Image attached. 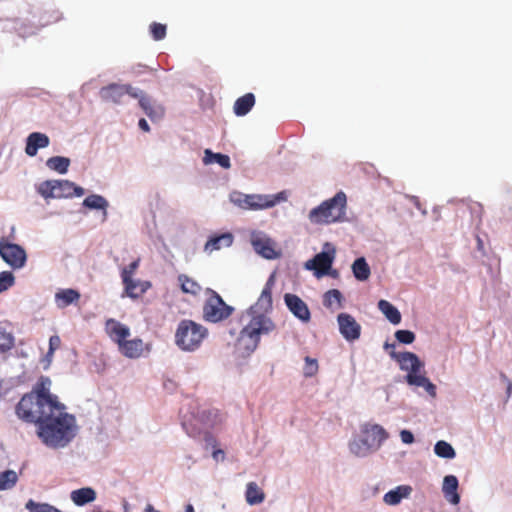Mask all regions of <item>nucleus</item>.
Instances as JSON below:
<instances>
[{"label":"nucleus","instance_id":"20e7f679","mask_svg":"<svg viewBox=\"0 0 512 512\" xmlns=\"http://www.w3.org/2000/svg\"><path fill=\"white\" fill-rule=\"evenodd\" d=\"M388 438L386 430L378 424H365L359 435L349 442L350 452L357 457H366L376 452Z\"/></svg>","mask_w":512,"mask_h":512},{"label":"nucleus","instance_id":"8fccbe9b","mask_svg":"<svg viewBox=\"0 0 512 512\" xmlns=\"http://www.w3.org/2000/svg\"><path fill=\"white\" fill-rule=\"evenodd\" d=\"M212 416H216L215 411L203 409L198 412V417L206 426L214 425V420L211 419Z\"/></svg>","mask_w":512,"mask_h":512},{"label":"nucleus","instance_id":"a19ab883","mask_svg":"<svg viewBox=\"0 0 512 512\" xmlns=\"http://www.w3.org/2000/svg\"><path fill=\"white\" fill-rule=\"evenodd\" d=\"M37 192L45 199L55 198V180L41 182L37 186Z\"/></svg>","mask_w":512,"mask_h":512},{"label":"nucleus","instance_id":"13d9d810","mask_svg":"<svg viewBox=\"0 0 512 512\" xmlns=\"http://www.w3.org/2000/svg\"><path fill=\"white\" fill-rule=\"evenodd\" d=\"M409 198H410V200L413 202V204L416 206V208H417L418 210H421V204H420V202H419L418 197H416V196H410Z\"/></svg>","mask_w":512,"mask_h":512},{"label":"nucleus","instance_id":"0eeeda50","mask_svg":"<svg viewBox=\"0 0 512 512\" xmlns=\"http://www.w3.org/2000/svg\"><path fill=\"white\" fill-rule=\"evenodd\" d=\"M209 298L203 306V317L206 321L216 323L228 318L234 308L227 305L222 297L215 291L209 289Z\"/></svg>","mask_w":512,"mask_h":512},{"label":"nucleus","instance_id":"2f4dec72","mask_svg":"<svg viewBox=\"0 0 512 512\" xmlns=\"http://www.w3.org/2000/svg\"><path fill=\"white\" fill-rule=\"evenodd\" d=\"M46 166L59 174H66L70 166V159L64 156H53L47 159Z\"/></svg>","mask_w":512,"mask_h":512},{"label":"nucleus","instance_id":"864d4df0","mask_svg":"<svg viewBox=\"0 0 512 512\" xmlns=\"http://www.w3.org/2000/svg\"><path fill=\"white\" fill-rule=\"evenodd\" d=\"M61 339L58 335H52L49 339V354H54V351L59 348Z\"/></svg>","mask_w":512,"mask_h":512},{"label":"nucleus","instance_id":"473e14b6","mask_svg":"<svg viewBox=\"0 0 512 512\" xmlns=\"http://www.w3.org/2000/svg\"><path fill=\"white\" fill-rule=\"evenodd\" d=\"M51 380L48 377H41L36 387L30 394H39L54 402H59L57 396L50 393Z\"/></svg>","mask_w":512,"mask_h":512},{"label":"nucleus","instance_id":"ddd939ff","mask_svg":"<svg viewBox=\"0 0 512 512\" xmlns=\"http://www.w3.org/2000/svg\"><path fill=\"white\" fill-rule=\"evenodd\" d=\"M251 244L255 252L266 259H275L278 257L272 240L262 232H253L251 235Z\"/></svg>","mask_w":512,"mask_h":512},{"label":"nucleus","instance_id":"680f3d73","mask_svg":"<svg viewBox=\"0 0 512 512\" xmlns=\"http://www.w3.org/2000/svg\"><path fill=\"white\" fill-rule=\"evenodd\" d=\"M185 512H195L193 505L192 504H187L185 506Z\"/></svg>","mask_w":512,"mask_h":512},{"label":"nucleus","instance_id":"1a4fd4ad","mask_svg":"<svg viewBox=\"0 0 512 512\" xmlns=\"http://www.w3.org/2000/svg\"><path fill=\"white\" fill-rule=\"evenodd\" d=\"M0 256L13 269L25 266L27 255L23 247L18 244L0 241Z\"/></svg>","mask_w":512,"mask_h":512},{"label":"nucleus","instance_id":"6ab92c4d","mask_svg":"<svg viewBox=\"0 0 512 512\" xmlns=\"http://www.w3.org/2000/svg\"><path fill=\"white\" fill-rule=\"evenodd\" d=\"M233 241L234 236L230 232L212 235L204 245V252L211 254L212 252L218 251L222 248L230 247L233 244Z\"/></svg>","mask_w":512,"mask_h":512},{"label":"nucleus","instance_id":"e433bc0d","mask_svg":"<svg viewBox=\"0 0 512 512\" xmlns=\"http://www.w3.org/2000/svg\"><path fill=\"white\" fill-rule=\"evenodd\" d=\"M125 286L126 294L131 298H137L142 293L145 292V288L140 287V281L135 280L133 278L126 279V282H123Z\"/></svg>","mask_w":512,"mask_h":512},{"label":"nucleus","instance_id":"79ce46f5","mask_svg":"<svg viewBox=\"0 0 512 512\" xmlns=\"http://www.w3.org/2000/svg\"><path fill=\"white\" fill-rule=\"evenodd\" d=\"M343 299L342 293L337 289H331L324 294L323 304L327 308H333V302H337L338 307H341Z\"/></svg>","mask_w":512,"mask_h":512},{"label":"nucleus","instance_id":"f8f14e48","mask_svg":"<svg viewBox=\"0 0 512 512\" xmlns=\"http://www.w3.org/2000/svg\"><path fill=\"white\" fill-rule=\"evenodd\" d=\"M337 322L339 332L346 341L353 342L360 338L361 325L352 315L348 313H340L337 316Z\"/></svg>","mask_w":512,"mask_h":512},{"label":"nucleus","instance_id":"423d86ee","mask_svg":"<svg viewBox=\"0 0 512 512\" xmlns=\"http://www.w3.org/2000/svg\"><path fill=\"white\" fill-rule=\"evenodd\" d=\"M208 336V330L192 320H181L175 332V344L184 352H195Z\"/></svg>","mask_w":512,"mask_h":512},{"label":"nucleus","instance_id":"bb28decb","mask_svg":"<svg viewBox=\"0 0 512 512\" xmlns=\"http://www.w3.org/2000/svg\"><path fill=\"white\" fill-rule=\"evenodd\" d=\"M255 104V96L253 93H247L242 97H239L234 103V113L237 116H245L249 113Z\"/></svg>","mask_w":512,"mask_h":512},{"label":"nucleus","instance_id":"bf43d9fd","mask_svg":"<svg viewBox=\"0 0 512 512\" xmlns=\"http://www.w3.org/2000/svg\"><path fill=\"white\" fill-rule=\"evenodd\" d=\"M394 348H395V344L394 343L385 342V344H384V349L385 350L391 349L390 352H392V351H394Z\"/></svg>","mask_w":512,"mask_h":512},{"label":"nucleus","instance_id":"cd10ccee","mask_svg":"<svg viewBox=\"0 0 512 512\" xmlns=\"http://www.w3.org/2000/svg\"><path fill=\"white\" fill-rule=\"evenodd\" d=\"M351 269L354 277L358 281H366L371 274L370 267L364 257L357 258L353 262Z\"/></svg>","mask_w":512,"mask_h":512},{"label":"nucleus","instance_id":"69168bd1","mask_svg":"<svg viewBox=\"0 0 512 512\" xmlns=\"http://www.w3.org/2000/svg\"><path fill=\"white\" fill-rule=\"evenodd\" d=\"M123 507L125 512H129V504L127 502L124 503Z\"/></svg>","mask_w":512,"mask_h":512},{"label":"nucleus","instance_id":"c03bdc74","mask_svg":"<svg viewBox=\"0 0 512 512\" xmlns=\"http://www.w3.org/2000/svg\"><path fill=\"white\" fill-rule=\"evenodd\" d=\"M318 371V362L314 358L309 356L305 357V366L303 368V374L305 377H312Z\"/></svg>","mask_w":512,"mask_h":512},{"label":"nucleus","instance_id":"de8ad7c7","mask_svg":"<svg viewBox=\"0 0 512 512\" xmlns=\"http://www.w3.org/2000/svg\"><path fill=\"white\" fill-rule=\"evenodd\" d=\"M146 115L152 120H158L161 119L164 115V108L157 104L156 102L153 104L152 108L146 112Z\"/></svg>","mask_w":512,"mask_h":512},{"label":"nucleus","instance_id":"f3484780","mask_svg":"<svg viewBox=\"0 0 512 512\" xmlns=\"http://www.w3.org/2000/svg\"><path fill=\"white\" fill-rule=\"evenodd\" d=\"M50 145L49 137L41 132H32L26 138L25 153L29 157L37 155L39 149L47 148Z\"/></svg>","mask_w":512,"mask_h":512},{"label":"nucleus","instance_id":"603ef678","mask_svg":"<svg viewBox=\"0 0 512 512\" xmlns=\"http://www.w3.org/2000/svg\"><path fill=\"white\" fill-rule=\"evenodd\" d=\"M265 198L268 200V202L272 203L271 207H273L277 203L285 201L287 199V196H286V193L284 191H282L275 195H265Z\"/></svg>","mask_w":512,"mask_h":512},{"label":"nucleus","instance_id":"3c124183","mask_svg":"<svg viewBox=\"0 0 512 512\" xmlns=\"http://www.w3.org/2000/svg\"><path fill=\"white\" fill-rule=\"evenodd\" d=\"M314 276L317 279H321L324 276H330L332 278H338L339 277V272L336 269H333L332 267H330V268H326L325 270H316V272H314Z\"/></svg>","mask_w":512,"mask_h":512},{"label":"nucleus","instance_id":"4468645a","mask_svg":"<svg viewBox=\"0 0 512 512\" xmlns=\"http://www.w3.org/2000/svg\"><path fill=\"white\" fill-rule=\"evenodd\" d=\"M284 302L289 311L301 322L307 323L310 321V310L307 304L299 296L286 293L284 295Z\"/></svg>","mask_w":512,"mask_h":512},{"label":"nucleus","instance_id":"49530a36","mask_svg":"<svg viewBox=\"0 0 512 512\" xmlns=\"http://www.w3.org/2000/svg\"><path fill=\"white\" fill-rule=\"evenodd\" d=\"M395 338L402 344H411L415 340V334L410 330H397Z\"/></svg>","mask_w":512,"mask_h":512},{"label":"nucleus","instance_id":"f704fd0d","mask_svg":"<svg viewBox=\"0 0 512 512\" xmlns=\"http://www.w3.org/2000/svg\"><path fill=\"white\" fill-rule=\"evenodd\" d=\"M178 281L184 293L197 295L201 290V286L195 280L184 274L178 276Z\"/></svg>","mask_w":512,"mask_h":512},{"label":"nucleus","instance_id":"9d476101","mask_svg":"<svg viewBox=\"0 0 512 512\" xmlns=\"http://www.w3.org/2000/svg\"><path fill=\"white\" fill-rule=\"evenodd\" d=\"M336 256V248L330 242L323 244L321 252L304 263V268L309 271L325 270L333 265Z\"/></svg>","mask_w":512,"mask_h":512},{"label":"nucleus","instance_id":"4d7b16f0","mask_svg":"<svg viewBox=\"0 0 512 512\" xmlns=\"http://www.w3.org/2000/svg\"><path fill=\"white\" fill-rule=\"evenodd\" d=\"M138 126L141 130L145 131V132H149L150 131V126L148 124V122L144 119V118H141L138 122Z\"/></svg>","mask_w":512,"mask_h":512},{"label":"nucleus","instance_id":"6e6d98bb","mask_svg":"<svg viewBox=\"0 0 512 512\" xmlns=\"http://www.w3.org/2000/svg\"><path fill=\"white\" fill-rule=\"evenodd\" d=\"M212 457L215 461H222L224 460V452L221 449L214 450L212 453Z\"/></svg>","mask_w":512,"mask_h":512},{"label":"nucleus","instance_id":"393cba45","mask_svg":"<svg viewBox=\"0 0 512 512\" xmlns=\"http://www.w3.org/2000/svg\"><path fill=\"white\" fill-rule=\"evenodd\" d=\"M96 496V491L91 487H83L70 493V498L76 506H84L91 503L96 499Z\"/></svg>","mask_w":512,"mask_h":512},{"label":"nucleus","instance_id":"7c9ffc66","mask_svg":"<svg viewBox=\"0 0 512 512\" xmlns=\"http://www.w3.org/2000/svg\"><path fill=\"white\" fill-rule=\"evenodd\" d=\"M245 497L249 505H257L264 501L265 495L255 482H249L246 487Z\"/></svg>","mask_w":512,"mask_h":512},{"label":"nucleus","instance_id":"5701e85b","mask_svg":"<svg viewBox=\"0 0 512 512\" xmlns=\"http://www.w3.org/2000/svg\"><path fill=\"white\" fill-rule=\"evenodd\" d=\"M82 205L90 210L102 211V222H105L107 220V209L109 207V202L104 196L99 194H91L83 200Z\"/></svg>","mask_w":512,"mask_h":512},{"label":"nucleus","instance_id":"7ed1b4c3","mask_svg":"<svg viewBox=\"0 0 512 512\" xmlns=\"http://www.w3.org/2000/svg\"><path fill=\"white\" fill-rule=\"evenodd\" d=\"M61 404L39 394H26L17 403L15 414L23 422L35 424L38 428L45 419L57 412Z\"/></svg>","mask_w":512,"mask_h":512},{"label":"nucleus","instance_id":"4be33fe9","mask_svg":"<svg viewBox=\"0 0 512 512\" xmlns=\"http://www.w3.org/2000/svg\"><path fill=\"white\" fill-rule=\"evenodd\" d=\"M412 493V487L409 485H399L394 489H391L383 496L385 504L390 506H396L400 504L403 499L409 498Z\"/></svg>","mask_w":512,"mask_h":512},{"label":"nucleus","instance_id":"ea45409f","mask_svg":"<svg viewBox=\"0 0 512 512\" xmlns=\"http://www.w3.org/2000/svg\"><path fill=\"white\" fill-rule=\"evenodd\" d=\"M132 98L138 99L139 106L142 108V110L146 113L150 108H152L153 104L155 103L152 101V99L147 96L144 91H142L139 88L135 87V90L132 94Z\"/></svg>","mask_w":512,"mask_h":512},{"label":"nucleus","instance_id":"39448f33","mask_svg":"<svg viewBox=\"0 0 512 512\" xmlns=\"http://www.w3.org/2000/svg\"><path fill=\"white\" fill-rule=\"evenodd\" d=\"M346 204V194L339 191L332 198L313 208L308 214V219L316 225L343 222L346 216Z\"/></svg>","mask_w":512,"mask_h":512},{"label":"nucleus","instance_id":"f03ea898","mask_svg":"<svg viewBox=\"0 0 512 512\" xmlns=\"http://www.w3.org/2000/svg\"><path fill=\"white\" fill-rule=\"evenodd\" d=\"M64 404L37 428L36 434L48 448L59 450L69 446L78 434L74 415L67 413Z\"/></svg>","mask_w":512,"mask_h":512},{"label":"nucleus","instance_id":"09e8293b","mask_svg":"<svg viewBox=\"0 0 512 512\" xmlns=\"http://www.w3.org/2000/svg\"><path fill=\"white\" fill-rule=\"evenodd\" d=\"M139 266V261H133L128 266L124 267L121 272V278L123 282H126V279L132 278L136 269Z\"/></svg>","mask_w":512,"mask_h":512},{"label":"nucleus","instance_id":"6e6552de","mask_svg":"<svg viewBox=\"0 0 512 512\" xmlns=\"http://www.w3.org/2000/svg\"><path fill=\"white\" fill-rule=\"evenodd\" d=\"M230 201L242 208L247 210H262L271 208L270 202L262 194H244L242 192L234 191L229 195Z\"/></svg>","mask_w":512,"mask_h":512},{"label":"nucleus","instance_id":"c85d7f7f","mask_svg":"<svg viewBox=\"0 0 512 512\" xmlns=\"http://www.w3.org/2000/svg\"><path fill=\"white\" fill-rule=\"evenodd\" d=\"M378 308L392 324L397 325L401 322L399 310L387 300H380Z\"/></svg>","mask_w":512,"mask_h":512},{"label":"nucleus","instance_id":"338daca9","mask_svg":"<svg viewBox=\"0 0 512 512\" xmlns=\"http://www.w3.org/2000/svg\"><path fill=\"white\" fill-rule=\"evenodd\" d=\"M511 388H512V382L509 381V383H508V391H510Z\"/></svg>","mask_w":512,"mask_h":512},{"label":"nucleus","instance_id":"72a5a7b5","mask_svg":"<svg viewBox=\"0 0 512 512\" xmlns=\"http://www.w3.org/2000/svg\"><path fill=\"white\" fill-rule=\"evenodd\" d=\"M434 452L440 458L453 459L456 456L452 445L444 440H439L434 445Z\"/></svg>","mask_w":512,"mask_h":512},{"label":"nucleus","instance_id":"58836bf2","mask_svg":"<svg viewBox=\"0 0 512 512\" xmlns=\"http://www.w3.org/2000/svg\"><path fill=\"white\" fill-rule=\"evenodd\" d=\"M13 346L14 336L0 325V354L9 351Z\"/></svg>","mask_w":512,"mask_h":512},{"label":"nucleus","instance_id":"c756f323","mask_svg":"<svg viewBox=\"0 0 512 512\" xmlns=\"http://www.w3.org/2000/svg\"><path fill=\"white\" fill-rule=\"evenodd\" d=\"M203 163L205 165L217 163L224 169H228L231 166L229 156L221 153H214L210 149H206L204 151Z\"/></svg>","mask_w":512,"mask_h":512},{"label":"nucleus","instance_id":"774afa93","mask_svg":"<svg viewBox=\"0 0 512 512\" xmlns=\"http://www.w3.org/2000/svg\"><path fill=\"white\" fill-rule=\"evenodd\" d=\"M182 425H183V427H184L185 429H187V428H186V426H187L186 421H183Z\"/></svg>","mask_w":512,"mask_h":512},{"label":"nucleus","instance_id":"0e129e2a","mask_svg":"<svg viewBox=\"0 0 512 512\" xmlns=\"http://www.w3.org/2000/svg\"><path fill=\"white\" fill-rule=\"evenodd\" d=\"M52 356H53V354H49V351H48L47 354H46V359H47L48 362L51 361Z\"/></svg>","mask_w":512,"mask_h":512},{"label":"nucleus","instance_id":"aec40b11","mask_svg":"<svg viewBox=\"0 0 512 512\" xmlns=\"http://www.w3.org/2000/svg\"><path fill=\"white\" fill-rule=\"evenodd\" d=\"M404 379L408 385L423 387L431 397H436V386L422 374V371L407 373Z\"/></svg>","mask_w":512,"mask_h":512},{"label":"nucleus","instance_id":"5fc2aeb1","mask_svg":"<svg viewBox=\"0 0 512 512\" xmlns=\"http://www.w3.org/2000/svg\"><path fill=\"white\" fill-rule=\"evenodd\" d=\"M400 438L404 444H412L415 440L413 433L405 429L400 431Z\"/></svg>","mask_w":512,"mask_h":512},{"label":"nucleus","instance_id":"052dcab7","mask_svg":"<svg viewBox=\"0 0 512 512\" xmlns=\"http://www.w3.org/2000/svg\"><path fill=\"white\" fill-rule=\"evenodd\" d=\"M145 512H160L154 508L152 504H147L145 507Z\"/></svg>","mask_w":512,"mask_h":512},{"label":"nucleus","instance_id":"c9c22d12","mask_svg":"<svg viewBox=\"0 0 512 512\" xmlns=\"http://www.w3.org/2000/svg\"><path fill=\"white\" fill-rule=\"evenodd\" d=\"M18 475L13 470H6L0 473V491L11 489L15 486Z\"/></svg>","mask_w":512,"mask_h":512},{"label":"nucleus","instance_id":"a211bd4d","mask_svg":"<svg viewBox=\"0 0 512 512\" xmlns=\"http://www.w3.org/2000/svg\"><path fill=\"white\" fill-rule=\"evenodd\" d=\"M85 193L84 188L69 180H55V198L81 197Z\"/></svg>","mask_w":512,"mask_h":512},{"label":"nucleus","instance_id":"a18cd8bd","mask_svg":"<svg viewBox=\"0 0 512 512\" xmlns=\"http://www.w3.org/2000/svg\"><path fill=\"white\" fill-rule=\"evenodd\" d=\"M150 32L152 34V37L156 41H160L165 38L166 36V26L160 23H152L150 25Z\"/></svg>","mask_w":512,"mask_h":512},{"label":"nucleus","instance_id":"dca6fc26","mask_svg":"<svg viewBox=\"0 0 512 512\" xmlns=\"http://www.w3.org/2000/svg\"><path fill=\"white\" fill-rule=\"evenodd\" d=\"M105 331L118 346L131 334L128 326L112 318L105 322Z\"/></svg>","mask_w":512,"mask_h":512},{"label":"nucleus","instance_id":"b1692460","mask_svg":"<svg viewBox=\"0 0 512 512\" xmlns=\"http://www.w3.org/2000/svg\"><path fill=\"white\" fill-rule=\"evenodd\" d=\"M143 348L144 343L140 338L126 339L118 346L120 353L131 359L139 358L143 353Z\"/></svg>","mask_w":512,"mask_h":512},{"label":"nucleus","instance_id":"a878e982","mask_svg":"<svg viewBox=\"0 0 512 512\" xmlns=\"http://www.w3.org/2000/svg\"><path fill=\"white\" fill-rule=\"evenodd\" d=\"M80 293L75 289H61L55 294V303L58 308H65L78 301Z\"/></svg>","mask_w":512,"mask_h":512},{"label":"nucleus","instance_id":"f257e3e1","mask_svg":"<svg viewBox=\"0 0 512 512\" xmlns=\"http://www.w3.org/2000/svg\"><path fill=\"white\" fill-rule=\"evenodd\" d=\"M275 284L274 274L268 278L257 302L246 312L250 318L240 331L236 348L241 354L250 355L259 345L261 336L272 333L276 325L268 316L272 310V288Z\"/></svg>","mask_w":512,"mask_h":512},{"label":"nucleus","instance_id":"37998d69","mask_svg":"<svg viewBox=\"0 0 512 512\" xmlns=\"http://www.w3.org/2000/svg\"><path fill=\"white\" fill-rule=\"evenodd\" d=\"M15 283V277L10 271H2L0 273V293L8 290Z\"/></svg>","mask_w":512,"mask_h":512},{"label":"nucleus","instance_id":"2eb2a0df","mask_svg":"<svg viewBox=\"0 0 512 512\" xmlns=\"http://www.w3.org/2000/svg\"><path fill=\"white\" fill-rule=\"evenodd\" d=\"M390 357L399 363L400 369L407 373L420 372L424 368V363L412 352L397 353L392 351Z\"/></svg>","mask_w":512,"mask_h":512},{"label":"nucleus","instance_id":"e2e57ef3","mask_svg":"<svg viewBox=\"0 0 512 512\" xmlns=\"http://www.w3.org/2000/svg\"><path fill=\"white\" fill-rule=\"evenodd\" d=\"M148 286H149V284L147 282H140L139 288H145V290H146Z\"/></svg>","mask_w":512,"mask_h":512},{"label":"nucleus","instance_id":"412c9836","mask_svg":"<svg viewBox=\"0 0 512 512\" xmlns=\"http://www.w3.org/2000/svg\"><path fill=\"white\" fill-rule=\"evenodd\" d=\"M459 482L456 476L446 475L443 479L442 492L445 499L453 505L460 502V496L457 492Z\"/></svg>","mask_w":512,"mask_h":512},{"label":"nucleus","instance_id":"9b49d317","mask_svg":"<svg viewBox=\"0 0 512 512\" xmlns=\"http://www.w3.org/2000/svg\"><path fill=\"white\" fill-rule=\"evenodd\" d=\"M134 90L135 87L129 84L111 83L107 86L102 87L99 91V95L103 101L112 102L114 104L120 105L124 103L123 97L125 95H129L132 97Z\"/></svg>","mask_w":512,"mask_h":512},{"label":"nucleus","instance_id":"4c0bfd02","mask_svg":"<svg viewBox=\"0 0 512 512\" xmlns=\"http://www.w3.org/2000/svg\"><path fill=\"white\" fill-rule=\"evenodd\" d=\"M25 508L29 512H62L58 508H56L48 503H37L32 499H30L26 503Z\"/></svg>","mask_w":512,"mask_h":512}]
</instances>
